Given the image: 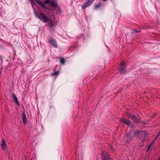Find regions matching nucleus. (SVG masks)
I'll use <instances>...</instances> for the list:
<instances>
[{
	"mask_svg": "<svg viewBox=\"0 0 160 160\" xmlns=\"http://www.w3.org/2000/svg\"><path fill=\"white\" fill-rule=\"evenodd\" d=\"M35 15L36 17L44 23H48L51 20L50 18L48 17L41 12H39L38 13L35 12Z\"/></svg>",
	"mask_w": 160,
	"mask_h": 160,
	"instance_id": "obj_1",
	"label": "nucleus"
},
{
	"mask_svg": "<svg viewBox=\"0 0 160 160\" xmlns=\"http://www.w3.org/2000/svg\"><path fill=\"white\" fill-rule=\"evenodd\" d=\"M134 135H138V138L143 142L147 140V133L145 131H136L134 133Z\"/></svg>",
	"mask_w": 160,
	"mask_h": 160,
	"instance_id": "obj_2",
	"label": "nucleus"
},
{
	"mask_svg": "<svg viewBox=\"0 0 160 160\" xmlns=\"http://www.w3.org/2000/svg\"><path fill=\"white\" fill-rule=\"evenodd\" d=\"M126 62L124 61H122L120 64L119 68V72L122 74H124L125 73L126 69Z\"/></svg>",
	"mask_w": 160,
	"mask_h": 160,
	"instance_id": "obj_3",
	"label": "nucleus"
},
{
	"mask_svg": "<svg viewBox=\"0 0 160 160\" xmlns=\"http://www.w3.org/2000/svg\"><path fill=\"white\" fill-rule=\"evenodd\" d=\"M101 156L102 160H112L109 155L104 151L102 152Z\"/></svg>",
	"mask_w": 160,
	"mask_h": 160,
	"instance_id": "obj_4",
	"label": "nucleus"
},
{
	"mask_svg": "<svg viewBox=\"0 0 160 160\" xmlns=\"http://www.w3.org/2000/svg\"><path fill=\"white\" fill-rule=\"evenodd\" d=\"M94 0H88L84 3L82 6V8L84 9L90 6L94 2Z\"/></svg>",
	"mask_w": 160,
	"mask_h": 160,
	"instance_id": "obj_5",
	"label": "nucleus"
},
{
	"mask_svg": "<svg viewBox=\"0 0 160 160\" xmlns=\"http://www.w3.org/2000/svg\"><path fill=\"white\" fill-rule=\"evenodd\" d=\"M48 42L52 46L55 48L58 47V44L56 40L53 38H51L48 41Z\"/></svg>",
	"mask_w": 160,
	"mask_h": 160,
	"instance_id": "obj_6",
	"label": "nucleus"
},
{
	"mask_svg": "<svg viewBox=\"0 0 160 160\" xmlns=\"http://www.w3.org/2000/svg\"><path fill=\"white\" fill-rule=\"evenodd\" d=\"M22 118L23 122L24 124H26L27 123V118L26 117V114L24 112H23L22 114Z\"/></svg>",
	"mask_w": 160,
	"mask_h": 160,
	"instance_id": "obj_7",
	"label": "nucleus"
},
{
	"mask_svg": "<svg viewBox=\"0 0 160 160\" xmlns=\"http://www.w3.org/2000/svg\"><path fill=\"white\" fill-rule=\"evenodd\" d=\"M121 121L124 124H127L128 126L130 125V122L128 120L124 118H122L121 120Z\"/></svg>",
	"mask_w": 160,
	"mask_h": 160,
	"instance_id": "obj_8",
	"label": "nucleus"
},
{
	"mask_svg": "<svg viewBox=\"0 0 160 160\" xmlns=\"http://www.w3.org/2000/svg\"><path fill=\"white\" fill-rule=\"evenodd\" d=\"M36 2L40 6L44 8H46V7L44 5V3L42 1H39L38 0H35Z\"/></svg>",
	"mask_w": 160,
	"mask_h": 160,
	"instance_id": "obj_9",
	"label": "nucleus"
},
{
	"mask_svg": "<svg viewBox=\"0 0 160 160\" xmlns=\"http://www.w3.org/2000/svg\"><path fill=\"white\" fill-rule=\"evenodd\" d=\"M132 119L135 122H140L141 121L140 118H137V117L134 115H132Z\"/></svg>",
	"mask_w": 160,
	"mask_h": 160,
	"instance_id": "obj_10",
	"label": "nucleus"
},
{
	"mask_svg": "<svg viewBox=\"0 0 160 160\" xmlns=\"http://www.w3.org/2000/svg\"><path fill=\"white\" fill-rule=\"evenodd\" d=\"M1 146L3 150L6 149V145L3 139H2Z\"/></svg>",
	"mask_w": 160,
	"mask_h": 160,
	"instance_id": "obj_11",
	"label": "nucleus"
},
{
	"mask_svg": "<svg viewBox=\"0 0 160 160\" xmlns=\"http://www.w3.org/2000/svg\"><path fill=\"white\" fill-rule=\"evenodd\" d=\"M12 96H13V99L14 100L16 103L18 105H19V102L18 101V99L17 98L15 94H13Z\"/></svg>",
	"mask_w": 160,
	"mask_h": 160,
	"instance_id": "obj_12",
	"label": "nucleus"
},
{
	"mask_svg": "<svg viewBox=\"0 0 160 160\" xmlns=\"http://www.w3.org/2000/svg\"><path fill=\"white\" fill-rule=\"evenodd\" d=\"M102 4L101 3H99L98 4H96L94 6V8L95 9H97L99 8Z\"/></svg>",
	"mask_w": 160,
	"mask_h": 160,
	"instance_id": "obj_13",
	"label": "nucleus"
},
{
	"mask_svg": "<svg viewBox=\"0 0 160 160\" xmlns=\"http://www.w3.org/2000/svg\"><path fill=\"white\" fill-rule=\"evenodd\" d=\"M50 5L52 7L55 8L57 6V4L54 2H52L50 3Z\"/></svg>",
	"mask_w": 160,
	"mask_h": 160,
	"instance_id": "obj_14",
	"label": "nucleus"
},
{
	"mask_svg": "<svg viewBox=\"0 0 160 160\" xmlns=\"http://www.w3.org/2000/svg\"><path fill=\"white\" fill-rule=\"evenodd\" d=\"M65 62V59L63 58H60V62L62 64H63Z\"/></svg>",
	"mask_w": 160,
	"mask_h": 160,
	"instance_id": "obj_15",
	"label": "nucleus"
},
{
	"mask_svg": "<svg viewBox=\"0 0 160 160\" xmlns=\"http://www.w3.org/2000/svg\"><path fill=\"white\" fill-rule=\"evenodd\" d=\"M59 74V72L58 71H56L52 73L51 75L52 76H57Z\"/></svg>",
	"mask_w": 160,
	"mask_h": 160,
	"instance_id": "obj_16",
	"label": "nucleus"
},
{
	"mask_svg": "<svg viewBox=\"0 0 160 160\" xmlns=\"http://www.w3.org/2000/svg\"><path fill=\"white\" fill-rule=\"evenodd\" d=\"M127 136L125 137V139L127 141V142H129V141H128V139L129 138V135H128V134H127Z\"/></svg>",
	"mask_w": 160,
	"mask_h": 160,
	"instance_id": "obj_17",
	"label": "nucleus"
},
{
	"mask_svg": "<svg viewBox=\"0 0 160 160\" xmlns=\"http://www.w3.org/2000/svg\"><path fill=\"white\" fill-rule=\"evenodd\" d=\"M109 146L112 152L114 151V149L111 145H109Z\"/></svg>",
	"mask_w": 160,
	"mask_h": 160,
	"instance_id": "obj_18",
	"label": "nucleus"
},
{
	"mask_svg": "<svg viewBox=\"0 0 160 160\" xmlns=\"http://www.w3.org/2000/svg\"><path fill=\"white\" fill-rule=\"evenodd\" d=\"M155 142V141H153V140L152 142L151 143V144H150L149 145H148V148H150L152 146V145Z\"/></svg>",
	"mask_w": 160,
	"mask_h": 160,
	"instance_id": "obj_19",
	"label": "nucleus"
},
{
	"mask_svg": "<svg viewBox=\"0 0 160 160\" xmlns=\"http://www.w3.org/2000/svg\"><path fill=\"white\" fill-rule=\"evenodd\" d=\"M51 20L50 21H49L48 22H49V24L50 25H52V24H53L54 23V22H53V21H52V19L51 18Z\"/></svg>",
	"mask_w": 160,
	"mask_h": 160,
	"instance_id": "obj_20",
	"label": "nucleus"
},
{
	"mask_svg": "<svg viewBox=\"0 0 160 160\" xmlns=\"http://www.w3.org/2000/svg\"><path fill=\"white\" fill-rule=\"evenodd\" d=\"M44 2L45 4H48L50 3V1L49 0H45Z\"/></svg>",
	"mask_w": 160,
	"mask_h": 160,
	"instance_id": "obj_21",
	"label": "nucleus"
},
{
	"mask_svg": "<svg viewBox=\"0 0 160 160\" xmlns=\"http://www.w3.org/2000/svg\"><path fill=\"white\" fill-rule=\"evenodd\" d=\"M55 25V23H54L53 24H52V25H50L49 28L51 29H52L53 28V26Z\"/></svg>",
	"mask_w": 160,
	"mask_h": 160,
	"instance_id": "obj_22",
	"label": "nucleus"
},
{
	"mask_svg": "<svg viewBox=\"0 0 160 160\" xmlns=\"http://www.w3.org/2000/svg\"><path fill=\"white\" fill-rule=\"evenodd\" d=\"M139 31L137 30L136 29H134L133 31H132V33H137L138 32H139Z\"/></svg>",
	"mask_w": 160,
	"mask_h": 160,
	"instance_id": "obj_23",
	"label": "nucleus"
},
{
	"mask_svg": "<svg viewBox=\"0 0 160 160\" xmlns=\"http://www.w3.org/2000/svg\"><path fill=\"white\" fill-rule=\"evenodd\" d=\"M158 136L157 135L155 138L153 139V141H155V140H156V139L158 138Z\"/></svg>",
	"mask_w": 160,
	"mask_h": 160,
	"instance_id": "obj_24",
	"label": "nucleus"
},
{
	"mask_svg": "<svg viewBox=\"0 0 160 160\" xmlns=\"http://www.w3.org/2000/svg\"><path fill=\"white\" fill-rule=\"evenodd\" d=\"M126 115H127L128 116V117L129 118H130V114H129V113H127V114H126Z\"/></svg>",
	"mask_w": 160,
	"mask_h": 160,
	"instance_id": "obj_25",
	"label": "nucleus"
},
{
	"mask_svg": "<svg viewBox=\"0 0 160 160\" xmlns=\"http://www.w3.org/2000/svg\"><path fill=\"white\" fill-rule=\"evenodd\" d=\"M31 3L32 4H34V3H33V0H31Z\"/></svg>",
	"mask_w": 160,
	"mask_h": 160,
	"instance_id": "obj_26",
	"label": "nucleus"
},
{
	"mask_svg": "<svg viewBox=\"0 0 160 160\" xmlns=\"http://www.w3.org/2000/svg\"><path fill=\"white\" fill-rule=\"evenodd\" d=\"M160 135V131L158 133V135H157L158 136V137Z\"/></svg>",
	"mask_w": 160,
	"mask_h": 160,
	"instance_id": "obj_27",
	"label": "nucleus"
},
{
	"mask_svg": "<svg viewBox=\"0 0 160 160\" xmlns=\"http://www.w3.org/2000/svg\"><path fill=\"white\" fill-rule=\"evenodd\" d=\"M149 148H148H148H147V152H148V151L149 150Z\"/></svg>",
	"mask_w": 160,
	"mask_h": 160,
	"instance_id": "obj_28",
	"label": "nucleus"
},
{
	"mask_svg": "<svg viewBox=\"0 0 160 160\" xmlns=\"http://www.w3.org/2000/svg\"><path fill=\"white\" fill-rule=\"evenodd\" d=\"M135 126L134 125H133V126L132 125V128H135Z\"/></svg>",
	"mask_w": 160,
	"mask_h": 160,
	"instance_id": "obj_29",
	"label": "nucleus"
},
{
	"mask_svg": "<svg viewBox=\"0 0 160 160\" xmlns=\"http://www.w3.org/2000/svg\"><path fill=\"white\" fill-rule=\"evenodd\" d=\"M159 160H160V158Z\"/></svg>",
	"mask_w": 160,
	"mask_h": 160,
	"instance_id": "obj_30",
	"label": "nucleus"
}]
</instances>
